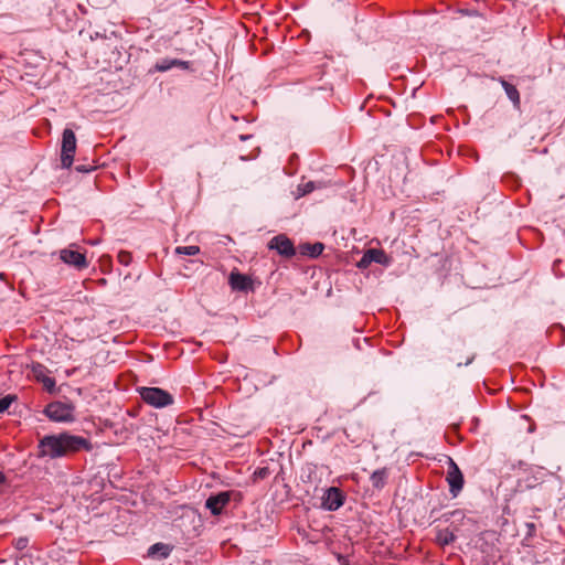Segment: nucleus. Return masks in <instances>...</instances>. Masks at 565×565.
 Segmentation results:
<instances>
[{"label": "nucleus", "instance_id": "f8f14e48", "mask_svg": "<svg viewBox=\"0 0 565 565\" xmlns=\"http://www.w3.org/2000/svg\"><path fill=\"white\" fill-rule=\"evenodd\" d=\"M172 67H180L182 70H186V68H189V62L181 61L178 58H162L153 65L152 70L154 72L162 73V72H167V71L171 70Z\"/></svg>", "mask_w": 565, "mask_h": 565}, {"label": "nucleus", "instance_id": "ddd939ff", "mask_svg": "<svg viewBox=\"0 0 565 565\" xmlns=\"http://www.w3.org/2000/svg\"><path fill=\"white\" fill-rule=\"evenodd\" d=\"M46 369L42 364H36L33 366V373L38 381L42 382L44 388L49 393L55 392V380L53 377L45 375Z\"/></svg>", "mask_w": 565, "mask_h": 565}, {"label": "nucleus", "instance_id": "412c9836", "mask_svg": "<svg viewBox=\"0 0 565 565\" xmlns=\"http://www.w3.org/2000/svg\"><path fill=\"white\" fill-rule=\"evenodd\" d=\"M17 401V395L8 394L0 398V414L6 412L10 405Z\"/></svg>", "mask_w": 565, "mask_h": 565}, {"label": "nucleus", "instance_id": "f3484780", "mask_svg": "<svg viewBox=\"0 0 565 565\" xmlns=\"http://www.w3.org/2000/svg\"><path fill=\"white\" fill-rule=\"evenodd\" d=\"M456 540V535L452 531L449 529H441L438 530L436 533V543L440 546H446L451 544Z\"/></svg>", "mask_w": 565, "mask_h": 565}, {"label": "nucleus", "instance_id": "b1692460", "mask_svg": "<svg viewBox=\"0 0 565 565\" xmlns=\"http://www.w3.org/2000/svg\"><path fill=\"white\" fill-rule=\"evenodd\" d=\"M29 544L28 537H19L15 542V547L20 551L24 550Z\"/></svg>", "mask_w": 565, "mask_h": 565}, {"label": "nucleus", "instance_id": "2eb2a0df", "mask_svg": "<svg viewBox=\"0 0 565 565\" xmlns=\"http://www.w3.org/2000/svg\"><path fill=\"white\" fill-rule=\"evenodd\" d=\"M388 476L390 470L385 467L375 470L370 477L372 487L376 490H382L387 483Z\"/></svg>", "mask_w": 565, "mask_h": 565}, {"label": "nucleus", "instance_id": "bb28decb", "mask_svg": "<svg viewBox=\"0 0 565 565\" xmlns=\"http://www.w3.org/2000/svg\"><path fill=\"white\" fill-rule=\"evenodd\" d=\"M258 475H259L260 477H264V476L266 475V470H265V469L259 470Z\"/></svg>", "mask_w": 565, "mask_h": 565}, {"label": "nucleus", "instance_id": "1a4fd4ad", "mask_svg": "<svg viewBox=\"0 0 565 565\" xmlns=\"http://www.w3.org/2000/svg\"><path fill=\"white\" fill-rule=\"evenodd\" d=\"M60 259L66 265L73 266L77 270H83L88 267V262L85 254L72 248L61 249Z\"/></svg>", "mask_w": 565, "mask_h": 565}, {"label": "nucleus", "instance_id": "dca6fc26", "mask_svg": "<svg viewBox=\"0 0 565 565\" xmlns=\"http://www.w3.org/2000/svg\"><path fill=\"white\" fill-rule=\"evenodd\" d=\"M323 249H324V245L320 242H317L315 244L305 243V244H300L298 247L300 255L309 256L311 258H316L319 255H321Z\"/></svg>", "mask_w": 565, "mask_h": 565}, {"label": "nucleus", "instance_id": "9b49d317", "mask_svg": "<svg viewBox=\"0 0 565 565\" xmlns=\"http://www.w3.org/2000/svg\"><path fill=\"white\" fill-rule=\"evenodd\" d=\"M230 286L233 290L247 291L252 288V279L241 273H231Z\"/></svg>", "mask_w": 565, "mask_h": 565}, {"label": "nucleus", "instance_id": "f257e3e1", "mask_svg": "<svg viewBox=\"0 0 565 565\" xmlns=\"http://www.w3.org/2000/svg\"><path fill=\"white\" fill-rule=\"evenodd\" d=\"M82 449L90 450V441L87 438L68 433L46 435L39 441V456L51 459L61 458Z\"/></svg>", "mask_w": 565, "mask_h": 565}, {"label": "nucleus", "instance_id": "6e6552de", "mask_svg": "<svg viewBox=\"0 0 565 565\" xmlns=\"http://www.w3.org/2000/svg\"><path fill=\"white\" fill-rule=\"evenodd\" d=\"M344 494L337 487L328 488L322 495L321 507L327 511H337L344 503Z\"/></svg>", "mask_w": 565, "mask_h": 565}, {"label": "nucleus", "instance_id": "aec40b11", "mask_svg": "<svg viewBox=\"0 0 565 565\" xmlns=\"http://www.w3.org/2000/svg\"><path fill=\"white\" fill-rule=\"evenodd\" d=\"M175 253L179 255L194 256L200 253V247L195 245L178 246Z\"/></svg>", "mask_w": 565, "mask_h": 565}, {"label": "nucleus", "instance_id": "20e7f679", "mask_svg": "<svg viewBox=\"0 0 565 565\" xmlns=\"http://www.w3.org/2000/svg\"><path fill=\"white\" fill-rule=\"evenodd\" d=\"M76 151V136L71 128H65L62 134L61 145V166L63 169H70L74 161Z\"/></svg>", "mask_w": 565, "mask_h": 565}, {"label": "nucleus", "instance_id": "6ab92c4d", "mask_svg": "<svg viewBox=\"0 0 565 565\" xmlns=\"http://www.w3.org/2000/svg\"><path fill=\"white\" fill-rule=\"evenodd\" d=\"M317 188H321V183L317 184L315 181H308L306 183L299 184L297 188L296 198L299 199L315 191Z\"/></svg>", "mask_w": 565, "mask_h": 565}, {"label": "nucleus", "instance_id": "9d476101", "mask_svg": "<svg viewBox=\"0 0 565 565\" xmlns=\"http://www.w3.org/2000/svg\"><path fill=\"white\" fill-rule=\"evenodd\" d=\"M232 493V491H222L210 495L205 501V508L209 509L213 515H220L223 508L230 502Z\"/></svg>", "mask_w": 565, "mask_h": 565}, {"label": "nucleus", "instance_id": "7ed1b4c3", "mask_svg": "<svg viewBox=\"0 0 565 565\" xmlns=\"http://www.w3.org/2000/svg\"><path fill=\"white\" fill-rule=\"evenodd\" d=\"M138 392L146 404L156 408L170 406L174 402L173 396L160 387H139Z\"/></svg>", "mask_w": 565, "mask_h": 565}, {"label": "nucleus", "instance_id": "5701e85b", "mask_svg": "<svg viewBox=\"0 0 565 565\" xmlns=\"http://www.w3.org/2000/svg\"><path fill=\"white\" fill-rule=\"evenodd\" d=\"M95 168H96V167H95L94 164H92V163H86V164H77V166L75 167V170H76L77 172H81V173H86V172H90V171L95 170Z\"/></svg>", "mask_w": 565, "mask_h": 565}, {"label": "nucleus", "instance_id": "423d86ee", "mask_svg": "<svg viewBox=\"0 0 565 565\" xmlns=\"http://www.w3.org/2000/svg\"><path fill=\"white\" fill-rule=\"evenodd\" d=\"M269 249L276 250L280 256L291 258L296 255L297 250L292 241L285 234L274 236L267 244Z\"/></svg>", "mask_w": 565, "mask_h": 565}, {"label": "nucleus", "instance_id": "4be33fe9", "mask_svg": "<svg viewBox=\"0 0 565 565\" xmlns=\"http://www.w3.org/2000/svg\"><path fill=\"white\" fill-rule=\"evenodd\" d=\"M117 259L118 262L124 265V266H128L130 265L131 260H132V256H131V253L127 252V250H120L117 255Z\"/></svg>", "mask_w": 565, "mask_h": 565}, {"label": "nucleus", "instance_id": "4468645a", "mask_svg": "<svg viewBox=\"0 0 565 565\" xmlns=\"http://www.w3.org/2000/svg\"><path fill=\"white\" fill-rule=\"evenodd\" d=\"M499 82H500L502 88L504 89L508 98L512 102L514 108L519 109L520 105H521V98H520V93L516 89V87L514 85L510 84L508 81H505L502 77L499 78Z\"/></svg>", "mask_w": 565, "mask_h": 565}, {"label": "nucleus", "instance_id": "393cba45", "mask_svg": "<svg viewBox=\"0 0 565 565\" xmlns=\"http://www.w3.org/2000/svg\"><path fill=\"white\" fill-rule=\"evenodd\" d=\"M6 482V476L2 471H0V484Z\"/></svg>", "mask_w": 565, "mask_h": 565}, {"label": "nucleus", "instance_id": "0eeeda50", "mask_svg": "<svg viewBox=\"0 0 565 565\" xmlns=\"http://www.w3.org/2000/svg\"><path fill=\"white\" fill-rule=\"evenodd\" d=\"M391 262V257L387 256L383 249L369 248L358 262V267L360 269H366L372 263L390 266Z\"/></svg>", "mask_w": 565, "mask_h": 565}, {"label": "nucleus", "instance_id": "f03ea898", "mask_svg": "<svg viewBox=\"0 0 565 565\" xmlns=\"http://www.w3.org/2000/svg\"><path fill=\"white\" fill-rule=\"evenodd\" d=\"M75 406L72 403L60 401L49 403L43 413L52 422L73 423L75 420Z\"/></svg>", "mask_w": 565, "mask_h": 565}, {"label": "nucleus", "instance_id": "a211bd4d", "mask_svg": "<svg viewBox=\"0 0 565 565\" xmlns=\"http://www.w3.org/2000/svg\"><path fill=\"white\" fill-rule=\"evenodd\" d=\"M172 552V546L164 543H156L151 545L148 550V554L153 556L159 554L161 558H167Z\"/></svg>", "mask_w": 565, "mask_h": 565}, {"label": "nucleus", "instance_id": "a878e982", "mask_svg": "<svg viewBox=\"0 0 565 565\" xmlns=\"http://www.w3.org/2000/svg\"><path fill=\"white\" fill-rule=\"evenodd\" d=\"M451 515L452 516L462 515V512L457 510V511L451 512Z\"/></svg>", "mask_w": 565, "mask_h": 565}, {"label": "nucleus", "instance_id": "c85d7f7f", "mask_svg": "<svg viewBox=\"0 0 565 565\" xmlns=\"http://www.w3.org/2000/svg\"><path fill=\"white\" fill-rule=\"evenodd\" d=\"M529 529H534V524L531 523V524H527Z\"/></svg>", "mask_w": 565, "mask_h": 565}, {"label": "nucleus", "instance_id": "cd10ccee", "mask_svg": "<svg viewBox=\"0 0 565 565\" xmlns=\"http://www.w3.org/2000/svg\"><path fill=\"white\" fill-rule=\"evenodd\" d=\"M472 360H473V356H472V358H470V359H468V360H467V362H466L465 364H466V365L470 364V363L472 362Z\"/></svg>", "mask_w": 565, "mask_h": 565}, {"label": "nucleus", "instance_id": "39448f33", "mask_svg": "<svg viewBox=\"0 0 565 565\" xmlns=\"http://www.w3.org/2000/svg\"><path fill=\"white\" fill-rule=\"evenodd\" d=\"M446 480L449 484V492L456 498L463 488V475L452 458H448V470Z\"/></svg>", "mask_w": 565, "mask_h": 565}]
</instances>
